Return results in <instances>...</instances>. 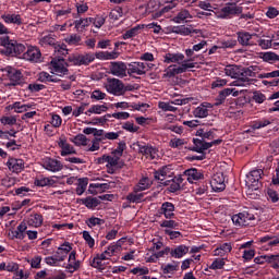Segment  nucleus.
Segmentation results:
<instances>
[{
    "label": "nucleus",
    "instance_id": "obj_1",
    "mask_svg": "<svg viewBox=\"0 0 279 279\" xmlns=\"http://www.w3.org/2000/svg\"><path fill=\"white\" fill-rule=\"evenodd\" d=\"M0 45L3 47L1 53H4V56H21V53H25V45L10 40L9 36L1 37Z\"/></svg>",
    "mask_w": 279,
    "mask_h": 279
},
{
    "label": "nucleus",
    "instance_id": "obj_2",
    "mask_svg": "<svg viewBox=\"0 0 279 279\" xmlns=\"http://www.w3.org/2000/svg\"><path fill=\"white\" fill-rule=\"evenodd\" d=\"M69 62L74 66H88L92 62H95V53L85 52L72 54L68 58Z\"/></svg>",
    "mask_w": 279,
    "mask_h": 279
},
{
    "label": "nucleus",
    "instance_id": "obj_3",
    "mask_svg": "<svg viewBox=\"0 0 279 279\" xmlns=\"http://www.w3.org/2000/svg\"><path fill=\"white\" fill-rule=\"evenodd\" d=\"M256 221V216L250 210L242 211L240 214L232 216V222L234 226L243 227V226H254Z\"/></svg>",
    "mask_w": 279,
    "mask_h": 279
},
{
    "label": "nucleus",
    "instance_id": "obj_4",
    "mask_svg": "<svg viewBox=\"0 0 279 279\" xmlns=\"http://www.w3.org/2000/svg\"><path fill=\"white\" fill-rule=\"evenodd\" d=\"M263 169H257L251 171L246 175V185L248 189H252L253 191H258V186H260V180L263 178Z\"/></svg>",
    "mask_w": 279,
    "mask_h": 279
},
{
    "label": "nucleus",
    "instance_id": "obj_5",
    "mask_svg": "<svg viewBox=\"0 0 279 279\" xmlns=\"http://www.w3.org/2000/svg\"><path fill=\"white\" fill-rule=\"evenodd\" d=\"M8 76L10 80L9 86H22V87L27 86V83L25 82V77L23 76V73L21 72V70L11 68L8 71Z\"/></svg>",
    "mask_w": 279,
    "mask_h": 279
},
{
    "label": "nucleus",
    "instance_id": "obj_6",
    "mask_svg": "<svg viewBox=\"0 0 279 279\" xmlns=\"http://www.w3.org/2000/svg\"><path fill=\"white\" fill-rule=\"evenodd\" d=\"M50 66L57 75H60V77H62L63 75H69V63L64 61V58L52 59L50 62Z\"/></svg>",
    "mask_w": 279,
    "mask_h": 279
},
{
    "label": "nucleus",
    "instance_id": "obj_7",
    "mask_svg": "<svg viewBox=\"0 0 279 279\" xmlns=\"http://www.w3.org/2000/svg\"><path fill=\"white\" fill-rule=\"evenodd\" d=\"M173 175H175V173L173 172V166L171 165L163 166L154 172L155 180H160L161 184L162 182H167V180H171Z\"/></svg>",
    "mask_w": 279,
    "mask_h": 279
},
{
    "label": "nucleus",
    "instance_id": "obj_8",
    "mask_svg": "<svg viewBox=\"0 0 279 279\" xmlns=\"http://www.w3.org/2000/svg\"><path fill=\"white\" fill-rule=\"evenodd\" d=\"M149 66L148 63L145 62H134L130 63L128 68V74L130 77L135 75H145L147 73V68Z\"/></svg>",
    "mask_w": 279,
    "mask_h": 279
},
{
    "label": "nucleus",
    "instance_id": "obj_9",
    "mask_svg": "<svg viewBox=\"0 0 279 279\" xmlns=\"http://www.w3.org/2000/svg\"><path fill=\"white\" fill-rule=\"evenodd\" d=\"M210 186L216 193H221V191H226V179L223 178V173L218 172L214 174L210 181Z\"/></svg>",
    "mask_w": 279,
    "mask_h": 279
},
{
    "label": "nucleus",
    "instance_id": "obj_10",
    "mask_svg": "<svg viewBox=\"0 0 279 279\" xmlns=\"http://www.w3.org/2000/svg\"><path fill=\"white\" fill-rule=\"evenodd\" d=\"M106 88L111 95H123V82L119 78H108Z\"/></svg>",
    "mask_w": 279,
    "mask_h": 279
},
{
    "label": "nucleus",
    "instance_id": "obj_11",
    "mask_svg": "<svg viewBox=\"0 0 279 279\" xmlns=\"http://www.w3.org/2000/svg\"><path fill=\"white\" fill-rule=\"evenodd\" d=\"M128 69L123 62H111L109 66L110 73L117 77H128Z\"/></svg>",
    "mask_w": 279,
    "mask_h": 279
},
{
    "label": "nucleus",
    "instance_id": "obj_12",
    "mask_svg": "<svg viewBox=\"0 0 279 279\" xmlns=\"http://www.w3.org/2000/svg\"><path fill=\"white\" fill-rule=\"evenodd\" d=\"M43 167L44 169H47V171H52L53 173L62 171V169H64V166L60 160L49 157L43 160Z\"/></svg>",
    "mask_w": 279,
    "mask_h": 279
},
{
    "label": "nucleus",
    "instance_id": "obj_13",
    "mask_svg": "<svg viewBox=\"0 0 279 279\" xmlns=\"http://www.w3.org/2000/svg\"><path fill=\"white\" fill-rule=\"evenodd\" d=\"M43 53L38 47L31 46L27 48V51L23 53V59L28 62H40Z\"/></svg>",
    "mask_w": 279,
    "mask_h": 279
},
{
    "label": "nucleus",
    "instance_id": "obj_14",
    "mask_svg": "<svg viewBox=\"0 0 279 279\" xmlns=\"http://www.w3.org/2000/svg\"><path fill=\"white\" fill-rule=\"evenodd\" d=\"M7 167L12 173H21V171L25 169V161H23V159L10 157Z\"/></svg>",
    "mask_w": 279,
    "mask_h": 279
},
{
    "label": "nucleus",
    "instance_id": "obj_15",
    "mask_svg": "<svg viewBox=\"0 0 279 279\" xmlns=\"http://www.w3.org/2000/svg\"><path fill=\"white\" fill-rule=\"evenodd\" d=\"M253 38H258V34H250L247 32L238 33V43H240L242 47H250L255 45Z\"/></svg>",
    "mask_w": 279,
    "mask_h": 279
},
{
    "label": "nucleus",
    "instance_id": "obj_16",
    "mask_svg": "<svg viewBox=\"0 0 279 279\" xmlns=\"http://www.w3.org/2000/svg\"><path fill=\"white\" fill-rule=\"evenodd\" d=\"M184 182V179L182 177H172L171 179L166 180L162 182L163 186H169L170 193H175L180 191L182 183Z\"/></svg>",
    "mask_w": 279,
    "mask_h": 279
},
{
    "label": "nucleus",
    "instance_id": "obj_17",
    "mask_svg": "<svg viewBox=\"0 0 279 279\" xmlns=\"http://www.w3.org/2000/svg\"><path fill=\"white\" fill-rule=\"evenodd\" d=\"M260 73V68L258 65H251L248 68L240 69V76H242L244 80H253L250 77H256Z\"/></svg>",
    "mask_w": 279,
    "mask_h": 279
},
{
    "label": "nucleus",
    "instance_id": "obj_18",
    "mask_svg": "<svg viewBox=\"0 0 279 279\" xmlns=\"http://www.w3.org/2000/svg\"><path fill=\"white\" fill-rule=\"evenodd\" d=\"M193 143L194 147L192 148V151H197V154H204L206 149H210V147H213V144L199 138H194Z\"/></svg>",
    "mask_w": 279,
    "mask_h": 279
},
{
    "label": "nucleus",
    "instance_id": "obj_19",
    "mask_svg": "<svg viewBox=\"0 0 279 279\" xmlns=\"http://www.w3.org/2000/svg\"><path fill=\"white\" fill-rule=\"evenodd\" d=\"M175 206L173 203L166 202L161 205L159 213L160 215H165L166 219H172V217H175V214H173Z\"/></svg>",
    "mask_w": 279,
    "mask_h": 279
},
{
    "label": "nucleus",
    "instance_id": "obj_20",
    "mask_svg": "<svg viewBox=\"0 0 279 279\" xmlns=\"http://www.w3.org/2000/svg\"><path fill=\"white\" fill-rule=\"evenodd\" d=\"M163 62H166L167 64H171V62L177 63V64H181V62H184V54L183 53L168 52L165 56Z\"/></svg>",
    "mask_w": 279,
    "mask_h": 279
},
{
    "label": "nucleus",
    "instance_id": "obj_21",
    "mask_svg": "<svg viewBox=\"0 0 279 279\" xmlns=\"http://www.w3.org/2000/svg\"><path fill=\"white\" fill-rule=\"evenodd\" d=\"M94 58H97V60H117V58H119V52L99 51L94 54Z\"/></svg>",
    "mask_w": 279,
    "mask_h": 279
},
{
    "label": "nucleus",
    "instance_id": "obj_22",
    "mask_svg": "<svg viewBox=\"0 0 279 279\" xmlns=\"http://www.w3.org/2000/svg\"><path fill=\"white\" fill-rule=\"evenodd\" d=\"M4 23H12L13 25H23V20L19 14H3L1 15Z\"/></svg>",
    "mask_w": 279,
    "mask_h": 279
},
{
    "label": "nucleus",
    "instance_id": "obj_23",
    "mask_svg": "<svg viewBox=\"0 0 279 279\" xmlns=\"http://www.w3.org/2000/svg\"><path fill=\"white\" fill-rule=\"evenodd\" d=\"M75 251H72L69 256L66 269H69L70 274H73V271H77V269H80V260H75Z\"/></svg>",
    "mask_w": 279,
    "mask_h": 279
},
{
    "label": "nucleus",
    "instance_id": "obj_24",
    "mask_svg": "<svg viewBox=\"0 0 279 279\" xmlns=\"http://www.w3.org/2000/svg\"><path fill=\"white\" fill-rule=\"evenodd\" d=\"M184 173L187 175V182L193 183V180H204V174L195 168L185 170Z\"/></svg>",
    "mask_w": 279,
    "mask_h": 279
},
{
    "label": "nucleus",
    "instance_id": "obj_25",
    "mask_svg": "<svg viewBox=\"0 0 279 279\" xmlns=\"http://www.w3.org/2000/svg\"><path fill=\"white\" fill-rule=\"evenodd\" d=\"M189 254V246L186 245H179L171 251L172 258H182Z\"/></svg>",
    "mask_w": 279,
    "mask_h": 279
},
{
    "label": "nucleus",
    "instance_id": "obj_26",
    "mask_svg": "<svg viewBox=\"0 0 279 279\" xmlns=\"http://www.w3.org/2000/svg\"><path fill=\"white\" fill-rule=\"evenodd\" d=\"M59 147L61 150V156H69L75 154V148L71 144L66 143V140H60Z\"/></svg>",
    "mask_w": 279,
    "mask_h": 279
},
{
    "label": "nucleus",
    "instance_id": "obj_27",
    "mask_svg": "<svg viewBox=\"0 0 279 279\" xmlns=\"http://www.w3.org/2000/svg\"><path fill=\"white\" fill-rule=\"evenodd\" d=\"M27 225L33 228H40L43 226V215L40 214H32L28 217Z\"/></svg>",
    "mask_w": 279,
    "mask_h": 279
},
{
    "label": "nucleus",
    "instance_id": "obj_28",
    "mask_svg": "<svg viewBox=\"0 0 279 279\" xmlns=\"http://www.w3.org/2000/svg\"><path fill=\"white\" fill-rule=\"evenodd\" d=\"M93 17H86L74 21V27L77 32H84L85 27H88L93 23Z\"/></svg>",
    "mask_w": 279,
    "mask_h": 279
},
{
    "label": "nucleus",
    "instance_id": "obj_29",
    "mask_svg": "<svg viewBox=\"0 0 279 279\" xmlns=\"http://www.w3.org/2000/svg\"><path fill=\"white\" fill-rule=\"evenodd\" d=\"M232 93H233V89L232 88H225V89H222L219 94H218V96H217V98H216V106H221V104H223L225 101H226V98L227 97H230V95H232Z\"/></svg>",
    "mask_w": 279,
    "mask_h": 279
},
{
    "label": "nucleus",
    "instance_id": "obj_30",
    "mask_svg": "<svg viewBox=\"0 0 279 279\" xmlns=\"http://www.w3.org/2000/svg\"><path fill=\"white\" fill-rule=\"evenodd\" d=\"M138 151L140 154H143V156H149L150 158H156V148L149 145H138Z\"/></svg>",
    "mask_w": 279,
    "mask_h": 279
},
{
    "label": "nucleus",
    "instance_id": "obj_31",
    "mask_svg": "<svg viewBox=\"0 0 279 279\" xmlns=\"http://www.w3.org/2000/svg\"><path fill=\"white\" fill-rule=\"evenodd\" d=\"M186 19H193V16H191V13L189 12V10L183 9L177 14V16L172 19V21L173 23H184Z\"/></svg>",
    "mask_w": 279,
    "mask_h": 279
},
{
    "label": "nucleus",
    "instance_id": "obj_32",
    "mask_svg": "<svg viewBox=\"0 0 279 279\" xmlns=\"http://www.w3.org/2000/svg\"><path fill=\"white\" fill-rule=\"evenodd\" d=\"M82 202L84 206H86V208H97V206L101 204V201H99V198L92 196L83 198Z\"/></svg>",
    "mask_w": 279,
    "mask_h": 279
},
{
    "label": "nucleus",
    "instance_id": "obj_33",
    "mask_svg": "<svg viewBox=\"0 0 279 279\" xmlns=\"http://www.w3.org/2000/svg\"><path fill=\"white\" fill-rule=\"evenodd\" d=\"M121 250V240H119L116 243H112L108 246V248L105 251V254L111 258V256H114L118 252Z\"/></svg>",
    "mask_w": 279,
    "mask_h": 279
},
{
    "label": "nucleus",
    "instance_id": "obj_34",
    "mask_svg": "<svg viewBox=\"0 0 279 279\" xmlns=\"http://www.w3.org/2000/svg\"><path fill=\"white\" fill-rule=\"evenodd\" d=\"M101 112H108V107H106V105H94L85 112V114H101Z\"/></svg>",
    "mask_w": 279,
    "mask_h": 279
},
{
    "label": "nucleus",
    "instance_id": "obj_35",
    "mask_svg": "<svg viewBox=\"0 0 279 279\" xmlns=\"http://www.w3.org/2000/svg\"><path fill=\"white\" fill-rule=\"evenodd\" d=\"M151 186L149 183V178H143L140 180L138 184L134 187V193H138L141 191H147Z\"/></svg>",
    "mask_w": 279,
    "mask_h": 279
},
{
    "label": "nucleus",
    "instance_id": "obj_36",
    "mask_svg": "<svg viewBox=\"0 0 279 279\" xmlns=\"http://www.w3.org/2000/svg\"><path fill=\"white\" fill-rule=\"evenodd\" d=\"M225 73L226 75H229V77H233V80H235V77H239L241 74V69L236 65H228L225 69Z\"/></svg>",
    "mask_w": 279,
    "mask_h": 279
},
{
    "label": "nucleus",
    "instance_id": "obj_37",
    "mask_svg": "<svg viewBox=\"0 0 279 279\" xmlns=\"http://www.w3.org/2000/svg\"><path fill=\"white\" fill-rule=\"evenodd\" d=\"M87 186H88V178L78 179L76 195H84Z\"/></svg>",
    "mask_w": 279,
    "mask_h": 279
},
{
    "label": "nucleus",
    "instance_id": "obj_38",
    "mask_svg": "<svg viewBox=\"0 0 279 279\" xmlns=\"http://www.w3.org/2000/svg\"><path fill=\"white\" fill-rule=\"evenodd\" d=\"M270 247H276V245H279V236L276 235H265L260 238V243H267Z\"/></svg>",
    "mask_w": 279,
    "mask_h": 279
},
{
    "label": "nucleus",
    "instance_id": "obj_39",
    "mask_svg": "<svg viewBox=\"0 0 279 279\" xmlns=\"http://www.w3.org/2000/svg\"><path fill=\"white\" fill-rule=\"evenodd\" d=\"M230 252H232V245L225 243L215 250V256H223L225 254H230Z\"/></svg>",
    "mask_w": 279,
    "mask_h": 279
},
{
    "label": "nucleus",
    "instance_id": "obj_40",
    "mask_svg": "<svg viewBox=\"0 0 279 279\" xmlns=\"http://www.w3.org/2000/svg\"><path fill=\"white\" fill-rule=\"evenodd\" d=\"M39 44L41 45V47L49 45L50 47H54L56 49V46L58 45V40H56L52 35H47L39 40Z\"/></svg>",
    "mask_w": 279,
    "mask_h": 279
},
{
    "label": "nucleus",
    "instance_id": "obj_41",
    "mask_svg": "<svg viewBox=\"0 0 279 279\" xmlns=\"http://www.w3.org/2000/svg\"><path fill=\"white\" fill-rule=\"evenodd\" d=\"M71 142L74 143V145H76L77 147L82 145L86 147V145H88V138L84 134H78L74 136V138H72Z\"/></svg>",
    "mask_w": 279,
    "mask_h": 279
},
{
    "label": "nucleus",
    "instance_id": "obj_42",
    "mask_svg": "<svg viewBox=\"0 0 279 279\" xmlns=\"http://www.w3.org/2000/svg\"><path fill=\"white\" fill-rule=\"evenodd\" d=\"M196 136H201L202 141H204L205 138H207L208 141H213V138H215V132L199 129L196 131Z\"/></svg>",
    "mask_w": 279,
    "mask_h": 279
},
{
    "label": "nucleus",
    "instance_id": "obj_43",
    "mask_svg": "<svg viewBox=\"0 0 279 279\" xmlns=\"http://www.w3.org/2000/svg\"><path fill=\"white\" fill-rule=\"evenodd\" d=\"M194 117H197L198 119H204L206 117H208V109L206 108V106L201 105L199 107H197L194 112H193Z\"/></svg>",
    "mask_w": 279,
    "mask_h": 279
},
{
    "label": "nucleus",
    "instance_id": "obj_44",
    "mask_svg": "<svg viewBox=\"0 0 279 279\" xmlns=\"http://www.w3.org/2000/svg\"><path fill=\"white\" fill-rule=\"evenodd\" d=\"M90 267H94V269H98V271H104L106 269V266L104 265V262L95 256L90 262H89Z\"/></svg>",
    "mask_w": 279,
    "mask_h": 279
},
{
    "label": "nucleus",
    "instance_id": "obj_45",
    "mask_svg": "<svg viewBox=\"0 0 279 279\" xmlns=\"http://www.w3.org/2000/svg\"><path fill=\"white\" fill-rule=\"evenodd\" d=\"M121 16H123V8L121 7H117L109 13V19H111V21H119Z\"/></svg>",
    "mask_w": 279,
    "mask_h": 279
},
{
    "label": "nucleus",
    "instance_id": "obj_46",
    "mask_svg": "<svg viewBox=\"0 0 279 279\" xmlns=\"http://www.w3.org/2000/svg\"><path fill=\"white\" fill-rule=\"evenodd\" d=\"M158 108H160V110H162L163 112H175L178 110V108L173 107V104H171V101H160L158 104Z\"/></svg>",
    "mask_w": 279,
    "mask_h": 279
},
{
    "label": "nucleus",
    "instance_id": "obj_47",
    "mask_svg": "<svg viewBox=\"0 0 279 279\" xmlns=\"http://www.w3.org/2000/svg\"><path fill=\"white\" fill-rule=\"evenodd\" d=\"M239 9L236 8V3H231L228 7L222 8L223 19L230 14H236Z\"/></svg>",
    "mask_w": 279,
    "mask_h": 279
},
{
    "label": "nucleus",
    "instance_id": "obj_48",
    "mask_svg": "<svg viewBox=\"0 0 279 279\" xmlns=\"http://www.w3.org/2000/svg\"><path fill=\"white\" fill-rule=\"evenodd\" d=\"M262 58L264 62H270V64L274 62H279V56L275 52H265Z\"/></svg>",
    "mask_w": 279,
    "mask_h": 279
},
{
    "label": "nucleus",
    "instance_id": "obj_49",
    "mask_svg": "<svg viewBox=\"0 0 279 279\" xmlns=\"http://www.w3.org/2000/svg\"><path fill=\"white\" fill-rule=\"evenodd\" d=\"M65 43L68 45H74V46L81 45L82 36L77 35V34H72L65 38Z\"/></svg>",
    "mask_w": 279,
    "mask_h": 279
},
{
    "label": "nucleus",
    "instance_id": "obj_50",
    "mask_svg": "<svg viewBox=\"0 0 279 279\" xmlns=\"http://www.w3.org/2000/svg\"><path fill=\"white\" fill-rule=\"evenodd\" d=\"M180 269L178 264H168L166 266H161L162 274H175Z\"/></svg>",
    "mask_w": 279,
    "mask_h": 279
},
{
    "label": "nucleus",
    "instance_id": "obj_51",
    "mask_svg": "<svg viewBox=\"0 0 279 279\" xmlns=\"http://www.w3.org/2000/svg\"><path fill=\"white\" fill-rule=\"evenodd\" d=\"M56 184V181L49 178H43V179H37L35 180V185L36 186H53Z\"/></svg>",
    "mask_w": 279,
    "mask_h": 279
},
{
    "label": "nucleus",
    "instance_id": "obj_52",
    "mask_svg": "<svg viewBox=\"0 0 279 279\" xmlns=\"http://www.w3.org/2000/svg\"><path fill=\"white\" fill-rule=\"evenodd\" d=\"M86 223L88 228H95V226H104V223H106V220L97 217H90L88 220H86Z\"/></svg>",
    "mask_w": 279,
    "mask_h": 279
},
{
    "label": "nucleus",
    "instance_id": "obj_53",
    "mask_svg": "<svg viewBox=\"0 0 279 279\" xmlns=\"http://www.w3.org/2000/svg\"><path fill=\"white\" fill-rule=\"evenodd\" d=\"M236 81L233 82L234 86H250L254 82V80H247L242 77L241 75H238L235 77Z\"/></svg>",
    "mask_w": 279,
    "mask_h": 279
},
{
    "label": "nucleus",
    "instance_id": "obj_54",
    "mask_svg": "<svg viewBox=\"0 0 279 279\" xmlns=\"http://www.w3.org/2000/svg\"><path fill=\"white\" fill-rule=\"evenodd\" d=\"M180 69L178 68V65H170L167 70H166V77H175V75H180Z\"/></svg>",
    "mask_w": 279,
    "mask_h": 279
},
{
    "label": "nucleus",
    "instance_id": "obj_55",
    "mask_svg": "<svg viewBox=\"0 0 279 279\" xmlns=\"http://www.w3.org/2000/svg\"><path fill=\"white\" fill-rule=\"evenodd\" d=\"M226 267V259L223 258H216L213 264L209 266V269H223Z\"/></svg>",
    "mask_w": 279,
    "mask_h": 279
},
{
    "label": "nucleus",
    "instance_id": "obj_56",
    "mask_svg": "<svg viewBox=\"0 0 279 279\" xmlns=\"http://www.w3.org/2000/svg\"><path fill=\"white\" fill-rule=\"evenodd\" d=\"M271 122L267 119L254 121L252 124L253 130H260V128H267Z\"/></svg>",
    "mask_w": 279,
    "mask_h": 279
},
{
    "label": "nucleus",
    "instance_id": "obj_57",
    "mask_svg": "<svg viewBox=\"0 0 279 279\" xmlns=\"http://www.w3.org/2000/svg\"><path fill=\"white\" fill-rule=\"evenodd\" d=\"M122 130H126V132H131L132 134L138 132V130H141L140 126L137 125H134L133 122H125L123 125H122Z\"/></svg>",
    "mask_w": 279,
    "mask_h": 279
},
{
    "label": "nucleus",
    "instance_id": "obj_58",
    "mask_svg": "<svg viewBox=\"0 0 279 279\" xmlns=\"http://www.w3.org/2000/svg\"><path fill=\"white\" fill-rule=\"evenodd\" d=\"M140 31H141V26H135L126 31L125 34L123 35L124 40H128V38H134V36L138 35Z\"/></svg>",
    "mask_w": 279,
    "mask_h": 279
},
{
    "label": "nucleus",
    "instance_id": "obj_59",
    "mask_svg": "<svg viewBox=\"0 0 279 279\" xmlns=\"http://www.w3.org/2000/svg\"><path fill=\"white\" fill-rule=\"evenodd\" d=\"M178 68H179V72L182 74V73H186L189 69H195V63L185 60L184 63H182Z\"/></svg>",
    "mask_w": 279,
    "mask_h": 279
},
{
    "label": "nucleus",
    "instance_id": "obj_60",
    "mask_svg": "<svg viewBox=\"0 0 279 279\" xmlns=\"http://www.w3.org/2000/svg\"><path fill=\"white\" fill-rule=\"evenodd\" d=\"M27 90H31V93H40V90H44L45 85L43 84H29L24 85Z\"/></svg>",
    "mask_w": 279,
    "mask_h": 279
},
{
    "label": "nucleus",
    "instance_id": "obj_61",
    "mask_svg": "<svg viewBox=\"0 0 279 279\" xmlns=\"http://www.w3.org/2000/svg\"><path fill=\"white\" fill-rule=\"evenodd\" d=\"M126 199L132 204H138V202H143V194L131 193L126 196Z\"/></svg>",
    "mask_w": 279,
    "mask_h": 279
},
{
    "label": "nucleus",
    "instance_id": "obj_62",
    "mask_svg": "<svg viewBox=\"0 0 279 279\" xmlns=\"http://www.w3.org/2000/svg\"><path fill=\"white\" fill-rule=\"evenodd\" d=\"M2 125H16V117H2L0 119Z\"/></svg>",
    "mask_w": 279,
    "mask_h": 279
},
{
    "label": "nucleus",
    "instance_id": "obj_63",
    "mask_svg": "<svg viewBox=\"0 0 279 279\" xmlns=\"http://www.w3.org/2000/svg\"><path fill=\"white\" fill-rule=\"evenodd\" d=\"M125 147H126L125 142H120L118 144L117 149H114L112 151V154H114V156H118L119 158H121V156H123V151H125Z\"/></svg>",
    "mask_w": 279,
    "mask_h": 279
},
{
    "label": "nucleus",
    "instance_id": "obj_64",
    "mask_svg": "<svg viewBox=\"0 0 279 279\" xmlns=\"http://www.w3.org/2000/svg\"><path fill=\"white\" fill-rule=\"evenodd\" d=\"M29 108H32V105H21L20 101L15 102V112H17V113L27 112V110H29Z\"/></svg>",
    "mask_w": 279,
    "mask_h": 279
}]
</instances>
